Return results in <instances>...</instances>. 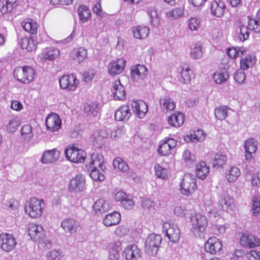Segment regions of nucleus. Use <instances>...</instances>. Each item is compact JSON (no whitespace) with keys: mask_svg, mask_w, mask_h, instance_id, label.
Returning <instances> with one entry per match:
<instances>
[{"mask_svg":"<svg viewBox=\"0 0 260 260\" xmlns=\"http://www.w3.org/2000/svg\"><path fill=\"white\" fill-rule=\"evenodd\" d=\"M86 167L93 180L102 181L105 179L103 174V157L98 153H92L86 160Z\"/></svg>","mask_w":260,"mask_h":260,"instance_id":"nucleus-1","label":"nucleus"},{"mask_svg":"<svg viewBox=\"0 0 260 260\" xmlns=\"http://www.w3.org/2000/svg\"><path fill=\"white\" fill-rule=\"evenodd\" d=\"M46 207V204L43 199L31 198L24 204V211L31 218H40Z\"/></svg>","mask_w":260,"mask_h":260,"instance_id":"nucleus-2","label":"nucleus"},{"mask_svg":"<svg viewBox=\"0 0 260 260\" xmlns=\"http://www.w3.org/2000/svg\"><path fill=\"white\" fill-rule=\"evenodd\" d=\"M190 232L196 237H201L208 225L206 217L200 213L192 215L190 217Z\"/></svg>","mask_w":260,"mask_h":260,"instance_id":"nucleus-3","label":"nucleus"},{"mask_svg":"<svg viewBox=\"0 0 260 260\" xmlns=\"http://www.w3.org/2000/svg\"><path fill=\"white\" fill-rule=\"evenodd\" d=\"M13 75L14 78L18 82L28 84L34 80L36 73L32 67L24 66L16 68L14 71Z\"/></svg>","mask_w":260,"mask_h":260,"instance_id":"nucleus-4","label":"nucleus"},{"mask_svg":"<svg viewBox=\"0 0 260 260\" xmlns=\"http://www.w3.org/2000/svg\"><path fill=\"white\" fill-rule=\"evenodd\" d=\"M64 154L68 160L74 163L85 162L89 157H86L85 153L81 149L78 148L74 145H68L64 150Z\"/></svg>","mask_w":260,"mask_h":260,"instance_id":"nucleus-5","label":"nucleus"},{"mask_svg":"<svg viewBox=\"0 0 260 260\" xmlns=\"http://www.w3.org/2000/svg\"><path fill=\"white\" fill-rule=\"evenodd\" d=\"M197 186L196 179L190 174H185L180 184V191L182 194L189 196L191 194Z\"/></svg>","mask_w":260,"mask_h":260,"instance_id":"nucleus-6","label":"nucleus"},{"mask_svg":"<svg viewBox=\"0 0 260 260\" xmlns=\"http://www.w3.org/2000/svg\"><path fill=\"white\" fill-rule=\"evenodd\" d=\"M162 239L160 235L151 234L146 239L145 249L150 255H155L158 251Z\"/></svg>","mask_w":260,"mask_h":260,"instance_id":"nucleus-7","label":"nucleus"},{"mask_svg":"<svg viewBox=\"0 0 260 260\" xmlns=\"http://www.w3.org/2000/svg\"><path fill=\"white\" fill-rule=\"evenodd\" d=\"M162 231L170 241L173 243L178 241L180 237V232L176 224L171 222H164L162 225Z\"/></svg>","mask_w":260,"mask_h":260,"instance_id":"nucleus-8","label":"nucleus"},{"mask_svg":"<svg viewBox=\"0 0 260 260\" xmlns=\"http://www.w3.org/2000/svg\"><path fill=\"white\" fill-rule=\"evenodd\" d=\"M59 83L61 89L69 91H75L79 83L75 74L64 75L59 79Z\"/></svg>","mask_w":260,"mask_h":260,"instance_id":"nucleus-9","label":"nucleus"},{"mask_svg":"<svg viewBox=\"0 0 260 260\" xmlns=\"http://www.w3.org/2000/svg\"><path fill=\"white\" fill-rule=\"evenodd\" d=\"M218 205L222 211L228 212L233 211L235 207L233 198L225 191L219 196Z\"/></svg>","mask_w":260,"mask_h":260,"instance_id":"nucleus-10","label":"nucleus"},{"mask_svg":"<svg viewBox=\"0 0 260 260\" xmlns=\"http://www.w3.org/2000/svg\"><path fill=\"white\" fill-rule=\"evenodd\" d=\"M86 187V180L84 176L77 175L70 180L68 189L71 192H79L83 191Z\"/></svg>","mask_w":260,"mask_h":260,"instance_id":"nucleus-11","label":"nucleus"},{"mask_svg":"<svg viewBox=\"0 0 260 260\" xmlns=\"http://www.w3.org/2000/svg\"><path fill=\"white\" fill-rule=\"evenodd\" d=\"M17 242L15 237L8 233L0 235V247L5 251L9 252L16 247Z\"/></svg>","mask_w":260,"mask_h":260,"instance_id":"nucleus-12","label":"nucleus"},{"mask_svg":"<svg viewBox=\"0 0 260 260\" xmlns=\"http://www.w3.org/2000/svg\"><path fill=\"white\" fill-rule=\"evenodd\" d=\"M177 145V141L173 138H166L160 143L157 151L161 156H167Z\"/></svg>","mask_w":260,"mask_h":260,"instance_id":"nucleus-13","label":"nucleus"},{"mask_svg":"<svg viewBox=\"0 0 260 260\" xmlns=\"http://www.w3.org/2000/svg\"><path fill=\"white\" fill-rule=\"evenodd\" d=\"M122 243L119 240H114L109 242L107 246L109 257L111 260H117L120 257Z\"/></svg>","mask_w":260,"mask_h":260,"instance_id":"nucleus-14","label":"nucleus"},{"mask_svg":"<svg viewBox=\"0 0 260 260\" xmlns=\"http://www.w3.org/2000/svg\"><path fill=\"white\" fill-rule=\"evenodd\" d=\"M45 124L47 129L56 132L61 128V120L58 115L51 113L47 117Z\"/></svg>","mask_w":260,"mask_h":260,"instance_id":"nucleus-15","label":"nucleus"},{"mask_svg":"<svg viewBox=\"0 0 260 260\" xmlns=\"http://www.w3.org/2000/svg\"><path fill=\"white\" fill-rule=\"evenodd\" d=\"M221 242L215 237H210L205 243V249L211 254H216L222 249Z\"/></svg>","mask_w":260,"mask_h":260,"instance_id":"nucleus-16","label":"nucleus"},{"mask_svg":"<svg viewBox=\"0 0 260 260\" xmlns=\"http://www.w3.org/2000/svg\"><path fill=\"white\" fill-rule=\"evenodd\" d=\"M125 61L123 58H117L112 60L108 65V72L110 75L114 76L120 74L124 69Z\"/></svg>","mask_w":260,"mask_h":260,"instance_id":"nucleus-17","label":"nucleus"},{"mask_svg":"<svg viewBox=\"0 0 260 260\" xmlns=\"http://www.w3.org/2000/svg\"><path fill=\"white\" fill-rule=\"evenodd\" d=\"M28 232L30 238L32 240L38 242H41V240L44 236L43 226L36 223L29 224Z\"/></svg>","mask_w":260,"mask_h":260,"instance_id":"nucleus-18","label":"nucleus"},{"mask_svg":"<svg viewBox=\"0 0 260 260\" xmlns=\"http://www.w3.org/2000/svg\"><path fill=\"white\" fill-rule=\"evenodd\" d=\"M240 242L241 245L245 248H252L260 245V239L253 235L243 234Z\"/></svg>","mask_w":260,"mask_h":260,"instance_id":"nucleus-19","label":"nucleus"},{"mask_svg":"<svg viewBox=\"0 0 260 260\" xmlns=\"http://www.w3.org/2000/svg\"><path fill=\"white\" fill-rule=\"evenodd\" d=\"M122 254L127 260H136L141 257V252L138 246L133 244L127 245Z\"/></svg>","mask_w":260,"mask_h":260,"instance_id":"nucleus-20","label":"nucleus"},{"mask_svg":"<svg viewBox=\"0 0 260 260\" xmlns=\"http://www.w3.org/2000/svg\"><path fill=\"white\" fill-rule=\"evenodd\" d=\"M131 107L136 115L139 118H143L148 111V106L143 101H134L131 104Z\"/></svg>","mask_w":260,"mask_h":260,"instance_id":"nucleus-21","label":"nucleus"},{"mask_svg":"<svg viewBox=\"0 0 260 260\" xmlns=\"http://www.w3.org/2000/svg\"><path fill=\"white\" fill-rule=\"evenodd\" d=\"M84 110L87 116L98 117L100 114L101 105L96 102H89L85 104Z\"/></svg>","mask_w":260,"mask_h":260,"instance_id":"nucleus-22","label":"nucleus"},{"mask_svg":"<svg viewBox=\"0 0 260 260\" xmlns=\"http://www.w3.org/2000/svg\"><path fill=\"white\" fill-rule=\"evenodd\" d=\"M245 156L246 160L250 161L253 158L252 154L257 148V142L253 139H249L245 141Z\"/></svg>","mask_w":260,"mask_h":260,"instance_id":"nucleus-23","label":"nucleus"},{"mask_svg":"<svg viewBox=\"0 0 260 260\" xmlns=\"http://www.w3.org/2000/svg\"><path fill=\"white\" fill-rule=\"evenodd\" d=\"M131 77L134 81H138L139 79L143 80L147 75V69L144 66L136 64L133 66L131 70Z\"/></svg>","mask_w":260,"mask_h":260,"instance_id":"nucleus-24","label":"nucleus"},{"mask_svg":"<svg viewBox=\"0 0 260 260\" xmlns=\"http://www.w3.org/2000/svg\"><path fill=\"white\" fill-rule=\"evenodd\" d=\"M79 223L74 218H67L64 219L61 223V226L66 232L71 234L76 232Z\"/></svg>","mask_w":260,"mask_h":260,"instance_id":"nucleus-25","label":"nucleus"},{"mask_svg":"<svg viewBox=\"0 0 260 260\" xmlns=\"http://www.w3.org/2000/svg\"><path fill=\"white\" fill-rule=\"evenodd\" d=\"M133 37L137 39L143 40L146 38L150 32L148 27L143 25L134 26L131 28Z\"/></svg>","mask_w":260,"mask_h":260,"instance_id":"nucleus-26","label":"nucleus"},{"mask_svg":"<svg viewBox=\"0 0 260 260\" xmlns=\"http://www.w3.org/2000/svg\"><path fill=\"white\" fill-rule=\"evenodd\" d=\"M113 166L114 169L123 175L129 177V167L126 162L120 157H117L113 161Z\"/></svg>","mask_w":260,"mask_h":260,"instance_id":"nucleus-27","label":"nucleus"},{"mask_svg":"<svg viewBox=\"0 0 260 260\" xmlns=\"http://www.w3.org/2000/svg\"><path fill=\"white\" fill-rule=\"evenodd\" d=\"M112 93L115 100H122L125 98V91L119 80L112 83Z\"/></svg>","mask_w":260,"mask_h":260,"instance_id":"nucleus-28","label":"nucleus"},{"mask_svg":"<svg viewBox=\"0 0 260 260\" xmlns=\"http://www.w3.org/2000/svg\"><path fill=\"white\" fill-rule=\"evenodd\" d=\"M225 8V3L221 0H215L211 4V14L217 17L223 16Z\"/></svg>","mask_w":260,"mask_h":260,"instance_id":"nucleus-29","label":"nucleus"},{"mask_svg":"<svg viewBox=\"0 0 260 260\" xmlns=\"http://www.w3.org/2000/svg\"><path fill=\"white\" fill-rule=\"evenodd\" d=\"M60 156V152L56 149L45 151L41 158L43 164L52 163L57 160Z\"/></svg>","mask_w":260,"mask_h":260,"instance_id":"nucleus-30","label":"nucleus"},{"mask_svg":"<svg viewBox=\"0 0 260 260\" xmlns=\"http://www.w3.org/2000/svg\"><path fill=\"white\" fill-rule=\"evenodd\" d=\"M206 138V134L202 129H198L184 137V141L187 143L203 141Z\"/></svg>","mask_w":260,"mask_h":260,"instance_id":"nucleus-31","label":"nucleus"},{"mask_svg":"<svg viewBox=\"0 0 260 260\" xmlns=\"http://www.w3.org/2000/svg\"><path fill=\"white\" fill-rule=\"evenodd\" d=\"M17 5V0H0V11L3 14L11 13Z\"/></svg>","mask_w":260,"mask_h":260,"instance_id":"nucleus-32","label":"nucleus"},{"mask_svg":"<svg viewBox=\"0 0 260 260\" xmlns=\"http://www.w3.org/2000/svg\"><path fill=\"white\" fill-rule=\"evenodd\" d=\"M131 115L129 107L127 105H122L115 112V118L117 121H127Z\"/></svg>","mask_w":260,"mask_h":260,"instance_id":"nucleus-33","label":"nucleus"},{"mask_svg":"<svg viewBox=\"0 0 260 260\" xmlns=\"http://www.w3.org/2000/svg\"><path fill=\"white\" fill-rule=\"evenodd\" d=\"M196 175L201 180L205 179L210 172V168L204 161H200L196 165Z\"/></svg>","mask_w":260,"mask_h":260,"instance_id":"nucleus-34","label":"nucleus"},{"mask_svg":"<svg viewBox=\"0 0 260 260\" xmlns=\"http://www.w3.org/2000/svg\"><path fill=\"white\" fill-rule=\"evenodd\" d=\"M121 219V215L118 212L106 215L103 219V223L106 226H111L119 223Z\"/></svg>","mask_w":260,"mask_h":260,"instance_id":"nucleus-35","label":"nucleus"},{"mask_svg":"<svg viewBox=\"0 0 260 260\" xmlns=\"http://www.w3.org/2000/svg\"><path fill=\"white\" fill-rule=\"evenodd\" d=\"M37 44V43L33 37L22 38L19 42V44L21 46V48L22 49H25L28 52L35 50Z\"/></svg>","mask_w":260,"mask_h":260,"instance_id":"nucleus-36","label":"nucleus"},{"mask_svg":"<svg viewBox=\"0 0 260 260\" xmlns=\"http://www.w3.org/2000/svg\"><path fill=\"white\" fill-rule=\"evenodd\" d=\"M168 122L172 126L179 127L184 123V116L181 112H176L168 117Z\"/></svg>","mask_w":260,"mask_h":260,"instance_id":"nucleus-37","label":"nucleus"},{"mask_svg":"<svg viewBox=\"0 0 260 260\" xmlns=\"http://www.w3.org/2000/svg\"><path fill=\"white\" fill-rule=\"evenodd\" d=\"M108 135V133L105 129L96 131L93 134L92 139L95 144L98 147H101L107 138Z\"/></svg>","mask_w":260,"mask_h":260,"instance_id":"nucleus-38","label":"nucleus"},{"mask_svg":"<svg viewBox=\"0 0 260 260\" xmlns=\"http://www.w3.org/2000/svg\"><path fill=\"white\" fill-rule=\"evenodd\" d=\"M256 58L254 55H247L241 59L240 68L242 70H247L252 68L256 63Z\"/></svg>","mask_w":260,"mask_h":260,"instance_id":"nucleus-39","label":"nucleus"},{"mask_svg":"<svg viewBox=\"0 0 260 260\" xmlns=\"http://www.w3.org/2000/svg\"><path fill=\"white\" fill-rule=\"evenodd\" d=\"M110 208L109 204L104 200L100 199L94 202L93 209L96 214H100L106 212Z\"/></svg>","mask_w":260,"mask_h":260,"instance_id":"nucleus-40","label":"nucleus"},{"mask_svg":"<svg viewBox=\"0 0 260 260\" xmlns=\"http://www.w3.org/2000/svg\"><path fill=\"white\" fill-rule=\"evenodd\" d=\"M229 78V72L225 69L216 71L213 76L214 81L218 84L224 83Z\"/></svg>","mask_w":260,"mask_h":260,"instance_id":"nucleus-41","label":"nucleus"},{"mask_svg":"<svg viewBox=\"0 0 260 260\" xmlns=\"http://www.w3.org/2000/svg\"><path fill=\"white\" fill-rule=\"evenodd\" d=\"M256 18L248 16V27L250 29L255 33H260V9L256 13Z\"/></svg>","mask_w":260,"mask_h":260,"instance_id":"nucleus-42","label":"nucleus"},{"mask_svg":"<svg viewBox=\"0 0 260 260\" xmlns=\"http://www.w3.org/2000/svg\"><path fill=\"white\" fill-rule=\"evenodd\" d=\"M159 103L161 107L167 111H172L175 108V103L167 94L160 98Z\"/></svg>","mask_w":260,"mask_h":260,"instance_id":"nucleus-43","label":"nucleus"},{"mask_svg":"<svg viewBox=\"0 0 260 260\" xmlns=\"http://www.w3.org/2000/svg\"><path fill=\"white\" fill-rule=\"evenodd\" d=\"M22 26L26 31L31 35L36 34L37 32L38 24L35 20L31 19H27L23 21Z\"/></svg>","mask_w":260,"mask_h":260,"instance_id":"nucleus-44","label":"nucleus"},{"mask_svg":"<svg viewBox=\"0 0 260 260\" xmlns=\"http://www.w3.org/2000/svg\"><path fill=\"white\" fill-rule=\"evenodd\" d=\"M201 19L198 16L191 17L187 21L188 28L191 31H198L201 26Z\"/></svg>","mask_w":260,"mask_h":260,"instance_id":"nucleus-45","label":"nucleus"},{"mask_svg":"<svg viewBox=\"0 0 260 260\" xmlns=\"http://www.w3.org/2000/svg\"><path fill=\"white\" fill-rule=\"evenodd\" d=\"M227 160V156L222 153H216L214 155L213 161L212 166L214 168L218 169L222 168L225 164Z\"/></svg>","mask_w":260,"mask_h":260,"instance_id":"nucleus-46","label":"nucleus"},{"mask_svg":"<svg viewBox=\"0 0 260 260\" xmlns=\"http://www.w3.org/2000/svg\"><path fill=\"white\" fill-rule=\"evenodd\" d=\"M184 13L183 8H175L166 12V17L170 20H176L182 17Z\"/></svg>","mask_w":260,"mask_h":260,"instance_id":"nucleus-47","label":"nucleus"},{"mask_svg":"<svg viewBox=\"0 0 260 260\" xmlns=\"http://www.w3.org/2000/svg\"><path fill=\"white\" fill-rule=\"evenodd\" d=\"M146 11L149 17L151 25L153 26H157L159 23V18L155 9L152 7H148Z\"/></svg>","mask_w":260,"mask_h":260,"instance_id":"nucleus-48","label":"nucleus"},{"mask_svg":"<svg viewBox=\"0 0 260 260\" xmlns=\"http://www.w3.org/2000/svg\"><path fill=\"white\" fill-rule=\"evenodd\" d=\"M241 175L240 170L237 167H231L226 174V178L229 182H234Z\"/></svg>","mask_w":260,"mask_h":260,"instance_id":"nucleus-49","label":"nucleus"},{"mask_svg":"<svg viewBox=\"0 0 260 260\" xmlns=\"http://www.w3.org/2000/svg\"><path fill=\"white\" fill-rule=\"evenodd\" d=\"M203 54V46L198 43L194 44L193 47L191 48L190 51V55L191 57L194 59L201 58Z\"/></svg>","mask_w":260,"mask_h":260,"instance_id":"nucleus-50","label":"nucleus"},{"mask_svg":"<svg viewBox=\"0 0 260 260\" xmlns=\"http://www.w3.org/2000/svg\"><path fill=\"white\" fill-rule=\"evenodd\" d=\"M231 110L230 108H229L226 106H221L216 108L214 111L215 116L218 120H224L226 117L229 111Z\"/></svg>","mask_w":260,"mask_h":260,"instance_id":"nucleus-51","label":"nucleus"},{"mask_svg":"<svg viewBox=\"0 0 260 260\" xmlns=\"http://www.w3.org/2000/svg\"><path fill=\"white\" fill-rule=\"evenodd\" d=\"M78 14L80 21L82 23L86 22L90 16V12L87 7L80 6L78 9Z\"/></svg>","mask_w":260,"mask_h":260,"instance_id":"nucleus-52","label":"nucleus"},{"mask_svg":"<svg viewBox=\"0 0 260 260\" xmlns=\"http://www.w3.org/2000/svg\"><path fill=\"white\" fill-rule=\"evenodd\" d=\"M43 57L46 59L52 60L60 54L59 50L55 48H47L43 51Z\"/></svg>","mask_w":260,"mask_h":260,"instance_id":"nucleus-53","label":"nucleus"},{"mask_svg":"<svg viewBox=\"0 0 260 260\" xmlns=\"http://www.w3.org/2000/svg\"><path fill=\"white\" fill-rule=\"evenodd\" d=\"M21 120L19 117H14L9 121V123L6 125L7 131L9 133L15 132L18 127L20 126Z\"/></svg>","mask_w":260,"mask_h":260,"instance_id":"nucleus-54","label":"nucleus"},{"mask_svg":"<svg viewBox=\"0 0 260 260\" xmlns=\"http://www.w3.org/2000/svg\"><path fill=\"white\" fill-rule=\"evenodd\" d=\"M245 51L243 48L231 47L226 50L227 55L232 58H236L242 56Z\"/></svg>","mask_w":260,"mask_h":260,"instance_id":"nucleus-55","label":"nucleus"},{"mask_svg":"<svg viewBox=\"0 0 260 260\" xmlns=\"http://www.w3.org/2000/svg\"><path fill=\"white\" fill-rule=\"evenodd\" d=\"M251 211L253 215H257L260 212V196L257 193L252 197Z\"/></svg>","mask_w":260,"mask_h":260,"instance_id":"nucleus-56","label":"nucleus"},{"mask_svg":"<svg viewBox=\"0 0 260 260\" xmlns=\"http://www.w3.org/2000/svg\"><path fill=\"white\" fill-rule=\"evenodd\" d=\"M141 206L144 209L152 212H153L158 207L154 201L145 198L142 200Z\"/></svg>","mask_w":260,"mask_h":260,"instance_id":"nucleus-57","label":"nucleus"},{"mask_svg":"<svg viewBox=\"0 0 260 260\" xmlns=\"http://www.w3.org/2000/svg\"><path fill=\"white\" fill-rule=\"evenodd\" d=\"M181 78L185 84L190 83L192 78V72L188 67L183 68L181 73Z\"/></svg>","mask_w":260,"mask_h":260,"instance_id":"nucleus-58","label":"nucleus"},{"mask_svg":"<svg viewBox=\"0 0 260 260\" xmlns=\"http://www.w3.org/2000/svg\"><path fill=\"white\" fill-rule=\"evenodd\" d=\"M182 159L186 165H191L196 159V156L188 150H185L182 154Z\"/></svg>","mask_w":260,"mask_h":260,"instance_id":"nucleus-59","label":"nucleus"},{"mask_svg":"<svg viewBox=\"0 0 260 260\" xmlns=\"http://www.w3.org/2000/svg\"><path fill=\"white\" fill-rule=\"evenodd\" d=\"M155 174L156 176L160 179L165 180L168 177L167 170L162 168L159 164H156L154 166Z\"/></svg>","mask_w":260,"mask_h":260,"instance_id":"nucleus-60","label":"nucleus"},{"mask_svg":"<svg viewBox=\"0 0 260 260\" xmlns=\"http://www.w3.org/2000/svg\"><path fill=\"white\" fill-rule=\"evenodd\" d=\"M124 132L125 130L123 127H117L111 131L109 137L112 140H116L120 138Z\"/></svg>","mask_w":260,"mask_h":260,"instance_id":"nucleus-61","label":"nucleus"},{"mask_svg":"<svg viewBox=\"0 0 260 260\" xmlns=\"http://www.w3.org/2000/svg\"><path fill=\"white\" fill-rule=\"evenodd\" d=\"M62 256V252L60 250H53L46 255L48 260H60Z\"/></svg>","mask_w":260,"mask_h":260,"instance_id":"nucleus-62","label":"nucleus"},{"mask_svg":"<svg viewBox=\"0 0 260 260\" xmlns=\"http://www.w3.org/2000/svg\"><path fill=\"white\" fill-rule=\"evenodd\" d=\"M248 29L250 30L249 28L248 25L247 26L244 25L240 26L239 27V34L238 37L241 41H244L248 39L249 37Z\"/></svg>","mask_w":260,"mask_h":260,"instance_id":"nucleus-63","label":"nucleus"},{"mask_svg":"<svg viewBox=\"0 0 260 260\" xmlns=\"http://www.w3.org/2000/svg\"><path fill=\"white\" fill-rule=\"evenodd\" d=\"M87 57V50L84 48L80 47L76 53V59L79 62H82Z\"/></svg>","mask_w":260,"mask_h":260,"instance_id":"nucleus-64","label":"nucleus"}]
</instances>
